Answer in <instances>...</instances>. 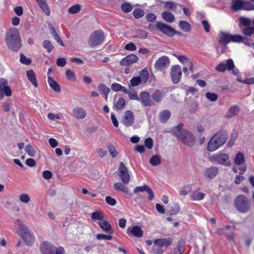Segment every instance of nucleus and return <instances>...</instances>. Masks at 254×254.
Returning <instances> with one entry per match:
<instances>
[{
	"mask_svg": "<svg viewBox=\"0 0 254 254\" xmlns=\"http://www.w3.org/2000/svg\"><path fill=\"white\" fill-rule=\"evenodd\" d=\"M72 115L78 120L84 119L87 115L86 111L81 107H75L72 110Z\"/></svg>",
	"mask_w": 254,
	"mask_h": 254,
	"instance_id": "nucleus-19",
	"label": "nucleus"
},
{
	"mask_svg": "<svg viewBox=\"0 0 254 254\" xmlns=\"http://www.w3.org/2000/svg\"><path fill=\"white\" fill-rule=\"evenodd\" d=\"M30 199L29 196L26 193H22L19 196V200L23 203H28Z\"/></svg>",
	"mask_w": 254,
	"mask_h": 254,
	"instance_id": "nucleus-59",
	"label": "nucleus"
},
{
	"mask_svg": "<svg viewBox=\"0 0 254 254\" xmlns=\"http://www.w3.org/2000/svg\"><path fill=\"white\" fill-rule=\"evenodd\" d=\"M5 41L9 49L12 51H18L22 46L20 34L16 29H11L6 33Z\"/></svg>",
	"mask_w": 254,
	"mask_h": 254,
	"instance_id": "nucleus-2",
	"label": "nucleus"
},
{
	"mask_svg": "<svg viewBox=\"0 0 254 254\" xmlns=\"http://www.w3.org/2000/svg\"><path fill=\"white\" fill-rule=\"evenodd\" d=\"M183 124L175 127L172 130L174 136L180 139L186 145L193 146L195 142V138L189 131L183 128Z\"/></svg>",
	"mask_w": 254,
	"mask_h": 254,
	"instance_id": "nucleus-1",
	"label": "nucleus"
},
{
	"mask_svg": "<svg viewBox=\"0 0 254 254\" xmlns=\"http://www.w3.org/2000/svg\"><path fill=\"white\" fill-rule=\"evenodd\" d=\"M234 67L233 61L230 59L226 61V64L220 63L218 64L216 67V70L220 72H224L226 70H231L234 69Z\"/></svg>",
	"mask_w": 254,
	"mask_h": 254,
	"instance_id": "nucleus-13",
	"label": "nucleus"
},
{
	"mask_svg": "<svg viewBox=\"0 0 254 254\" xmlns=\"http://www.w3.org/2000/svg\"><path fill=\"white\" fill-rule=\"evenodd\" d=\"M56 64L58 66H61V67H63L66 64V61L64 58H60L57 59Z\"/></svg>",
	"mask_w": 254,
	"mask_h": 254,
	"instance_id": "nucleus-63",
	"label": "nucleus"
},
{
	"mask_svg": "<svg viewBox=\"0 0 254 254\" xmlns=\"http://www.w3.org/2000/svg\"><path fill=\"white\" fill-rule=\"evenodd\" d=\"M179 26L180 28L186 32H189L190 31V24L185 21H180L179 22Z\"/></svg>",
	"mask_w": 254,
	"mask_h": 254,
	"instance_id": "nucleus-36",
	"label": "nucleus"
},
{
	"mask_svg": "<svg viewBox=\"0 0 254 254\" xmlns=\"http://www.w3.org/2000/svg\"><path fill=\"white\" fill-rule=\"evenodd\" d=\"M172 243V239L168 238L167 239H160L154 240V245L151 250V253L153 254H162V247L163 246H168Z\"/></svg>",
	"mask_w": 254,
	"mask_h": 254,
	"instance_id": "nucleus-5",
	"label": "nucleus"
},
{
	"mask_svg": "<svg viewBox=\"0 0 254 254\" xmlns=\"http://www.w3.org/2000/svg\"><path fill=\"white\" fill-rule=\"evenodd\" d=\"M121 8L124 12L127 13L132 10V6L128 3H125L122 4Z\"/></svg>",
	"mask_w": 254,
	"mask_h": 254,
	"instance_id": "nucleus-53",
	"label": "nucleus"
},
{
	"mask_svg": "<svg viewBox=\"0 0 254 254\" xmlns=\"http://www.w3.org/2000/svg\"><path fill=\"white\" fill-rule=\"evenodd\" d=\"M218 169L216 167H211L205 169L204 176L210 179H213L218 174Z\"/></svg>",
	"mask_w": 254,
	"mask_h": 254,
	"instance_id": "nucleus-22",
	"label": "nucleus"
},
{
	"mask_svg": "<svg viewBox=\"0 0 254 254\" xmlns=\"http://www.w3.org/2000/svg\"><path fill=\"white\" fill-rule=\"evenodd\" d=\"M227 135L223 133H216L207 143V148L210 152H213L222 146L226 142Z\"/></svg>",
	"mask_w": 254,
	"mask_h": 254,
	"instance_id": "nucleus-3",
	"label": "nucleus"
},
{
	"mask_svg": "<svg viewBox=\"0 0 254 254\" xmlns=\"http://www.w3.org/2000/svg\"><path fill=\"white\" fill-rule=\"evenodd\" d=\"M156 28L164 34L169 36L173 37V32L174 29L171 26L161 21H157L155 24Z\"/></svg>",
	"mask_w": 254,
	"mask_h": 254,
	"instance_id": "nucleus-10",
	"label": "nucleus"
},
{
	"mask_svg": "<svg viewBox=\"0 0 254 254\" xmlns=\"http://www.w3.org/2000/svg\"><path fill=\"white\" fill-rule=\"evenodd\" d=\"M182 69L180 65H173L171 68L170 75L171 80L174 84H178L180 81L182 76Z\"/></svg>",
	"mask_w": 254,
	"mask_h": 254,
	"instance_id": "nucleus-8",
	"label": "nucleus"
},
{
	"mask_svg": "<svg viewBox=\"0 0 254 254\" xmlns=\"http://www.w3.org/2000/svg\"><path fill=\"white\" fill-rule=\"evenodd\" d=\"M119 176L124 184H127L129 182L130 176L128 174L127 167L123 162H120L119 168Z\"/></svg>",
	"mask_w": 254,
	"mask_h": 254,
	"instance_id": "nucleus-11",
	"label": "nucleus"
},
{
	"mask_svg": "<svg viewBox=\"0 0 254 254\" xmlns=\"http://www.w3.org/2000/svg\"><path fill=\"white\" fill-rule=\"evenodd\" d=\"M243 33L248 36H250L254 34V27H246L243 30Z\"/></svg>",
	"mask_w": 254,
	"mask_h": 254,
	"instance_id": "nucleus-49",
	"label": "nucleus"
},
{
	"mask_svg": "<svg viewBox=\"0 0 254 254\" xmlns=\"http://www.w3.org/2000/svg\"><path fill=\"white\" fill-rule=\"evenodd\" d=\"M206 97L211 101H215L217 99V95L215 93L208 92L206 94Z\"/></svg>",
	"mask_w": 254,
	"mask_h": 254,
	"instance_id": "nucleus-62",
	"label": "nucleus"
},
{
	"mask_svg": "<svg viewBox=\"0 0 254 254\" xmlns=\"http://www.w3.org/2000/svg\"><path fill=\"white\" fill-rule=\"evenodd\" d=\"M235 205L239 212L243 213L247 212L251 207L249 199L243 195H240L236 197Z\"/></svg>",
	"mask_w": 254,
	"mask_h": 254,
	"instance_id": "nucleus-4",
	"label": "nucleus"
},
{
	"mask_svg": "<svg viewBox=\"0 0 254 254\" xmlns=\"http://www.w3.org/2000/svg\"><path fill=\"white\" fill-rule=\"evenodd\" d=\"M0 92L8 97L11 95V90L7 85V80L4 78H0Z\"/></svg>",
	"mask_w": 254,
	"mask_h": 254,
	"instance_id": "nucleus-17",
	"label": "nucleus"
},
{
	"mask_svg": "<svg viewBox=\"0 0 254 254\" xmlns=\"http://www.w3.org/2000/svg\"><path fill=\"white\" fill-rule=\"evenodd\" d=\"M97 88L98 90L102 92L104 94L109 93L110 91V89L105 84H100L98 85Z\"/></svg>",
	"mask_w": 254,
	"mask_h": 254,
	"instance_id": "nucleus-46",
	"label": "nucleus"
},
{
	"mask_svg": "<svg viewBox=\"0 0 254 254\" xmlns=\"http://www.w3.org/2000/svg\"><path fill=\"white\" fill-rule=\"evenodd\" d=\"M127 233L129 236L131 234L137 238H140L143 235L142 230L138 226H134L131 228H128L127 230Z\"/></svg>",
	"mask_w": 254,
	"mask_h": 254,
	"instance_id": "nucleus-21",
	"label": "nucleus"
},
{
	"mask_svg": "<svg viewBox=\"0 0 254 254\" xmlns=\"http://www.w3.org/2000/svg\"><path fill=\"white\" fill-rule=\"evenodd\" d=\"M114 188L116 190H122L130 196L132 195L131 192H129L128 188L122 183L118 182L114 184Z\"/></svg>",
	"mask_w": 254,
	"mask_h": 254,
	"instance_id": "nucleus-27",
	"label": "nucleus"
},
{
	"mask_svg": "<svg viewBox=\"0 0 254 254\" xmlns=\"http://www.w3.org/2000/svg\"><path fill=\"white\" fill-rule=\"evenodd\" d=\"M141 104L145 107H149L152 105V102L150 98V94L146 91H143L140 94V98Z\"/></svg>",
	"mask_w": 254,
	"mask_h": 254,
	"instance_id": "nucleus-18",
	"label": "nucleus"
},
{
	"mask_svg": "<svg viewBox=\"0 0 254 254\" xmlns=\"http://www.w3.org/2000/svg\"><path fill=\"white\" fill-rule=\"evenodd\" d=\"M20 61L22 64L26 65H29L31 63V60L30 59L27 58L22 53H21L20 55Z\"/></svg>",
	"mask_w": 254,
	"mask_h": 254,
	"instance_id": "nucleus-56",
	"label": "nucleus"
},
{
	"mask_svg": "<svg viewBox=\"0 0 254 254\" xmlns=\"http://www.w3.org/2000/svg\"><path fill=\"white\" fill-rule=\"evenodd\" d=\"M245 37L238 34L231 35V42L235 43L244 42Z\"/></svg>",
	"mask_w": 254,
	"mask_h": 254,
	"instance_id": "nucleus-40",
	"label": "nucleus"
},
{
	"mask_svg": "<svg viewBox=\"0 0 254 254\" xmlns=\"http://www.w3.org/2000/svg\"><path fill=\"white\" fill-rule=\"evenodd\" d=\"M104 35L100 30L94 31L90 36L88 44L90 47L93 48L102 44L104 40Z\"/></svg>",
	"mask_w": 254,
	"mask_h": 254,
	"instance_id": "nucleus-7",
	"label": "nucleus"
},
{
	"mask_svg": "<svg viewBox=\"0 0 254 254\" xmlns=\"http://www.w3.org/2000/svg\"><path fill=\"white\" fill-rule=\"evenodd\" d=\"M134 121V117L133 113L130 110L126 111L121 120V123L126 127L131 126Z\"/></svg>",
	"mask_w": 254,
	"mask_h": 254,
	"instance_id": "nucleus-12",
	"label": "nucleus"
},
{
	"mask_svg": "<svg viewBox=\"0 0 254 254\" xmlns=\"http://www.w3.org/2000/svg\"><path fill=\"white\" fill-rule=\"evenodd\" d=\"M144 191L148 194V198L150 200H151L154 198V194L153 190L146 185H144L142 186L136 187L133 190V192L135 193Z\"/></svg>",
	"mask_w": 254,
	"mask_h": 254,
	"instance_id": "nucleus-14",
	"label": "nucleus"
},
{
	"mask_svg": "<svg viewBox=\"0 0 254 254\" xmlns=\"http://www.w3.org/2000/svg\"><path fill=\"white\" fill-rule=\"evenodd\" d=\"M234 161L236 165H242L245 161V158L244 154L242 152L238 153L236 154L234 159Z\"/></svg>",
	"mask_w": 254,
	"mask_h": 254,
	"instance_id": "nucleus-34",
	"label": "nucleus"
},
{
	"mask_svg": "<svg viewBox=\"0 0 254 254\" xmlns=\"http://www.w3.org/2000/svg\"><path fill=\"white\" fill-rule=\"evenodd\" d=\"M149 163L154 166L159 165L161 163L160 158L158 155H154L150 159Z\"/></svg>",
	"mask_w": 254,
	"mask_h": 254,
	"instance_id": "nucleus-38",
	"label": "nucleus"
},
{
	"mask_svg": "<svg viewBox=\"0 0 254 254\" xmlns=\"http://www.w3.org/2000/svg\"><path fill=\"white\" fill-rule=\"evenodd\" d=\"M156 16L154 13H149L146 14V19L149 22H155L156 20Z\"/></svg>",
	"mask_w": 254,
	"mask_h": 254,
	"instance_id": "nucleus-61",
	"label": "nucleus"
},
{
	"mask_svg": "<svg viewBox=\"0 0 254 254\" xmlns=\"http://www.w3.org/2000/svg\"><path fill=\"white\" fill-rule=\"evenodd\" d=\"M91 219L94 222L100 221L104 220V214L100 211H96L91 213Z\"/></svg>",
	"mask_w": 254,
	"mask_h": 254,
	"instance_id": "nucleus-31",
	"label": "nucleus"
},
{
	"mask_svg": "<svg viewBox=\"0 0 254 254\" xmlns=\"http://www.w3.org/2000/svg\"><path fill=\"white\" fill-rule=\"evenodd\" d=\"M232 9L235 11H238L243 9V0H232Z\"/></svg>",
	"mask_w": 254,
	"mask_h": 254,
	"instance_id": "nucleus-33",
	"label": "nucleus"
},
{
	"mask_svg": "<svg viewBox=\"0 0 254 254\" xmlns=\"http://www.w3.org/2000/svg\"><path fill=\"white\" fill-rule=\"evenodd\" d=\"M43 46L49 53L51 52L54 49V47L51 42L48 40H45L43 43Z\"/></svg>",
	"mask_w": 254,
	"mask_h": 254,
	"instance_id": "nucleus-54",
	"label": "nucleus"
},
{
	"mask_svg": "<svg viewBox=\"0 0 254 254\" xmlns=\"http://www.w3.org/2000/svg\"><path fill=\"white\" fill-rule=\"evenodd\" d=\"M231 34L226 32H221L219 35L218 42L225 46L231 42Z\"/></svg>",
	"mask_w": 254,
	"mask_h": 254,
	"instance_id": "nucleus-20",
	"label": "nucleus"
},
{
	"mask_svg": "<svg viewBox=\"0 0 254 254\" xmlns=\"http://www.w3.org/2000/svg\"><path fill=\"white\" fill-rule=\"evenodd\" d=\"M96 238L98 240H111L112 239V236L111 235H106L103 234H98L96 235Z\"/></svg>",
	"mask_w": 254,
	"mask_h": 254,
	"instance_id": "nucleus-57",
	"label": "nucleus"
},
{
	"mask_svg": "<svg viewBox=\"0 0 254 254\" xmlns=\"http://www.w3.org/2000/svg\"><path fill=\"white\" fill-rule=\"evenodd\" d=\"M132 14L136 19H139L144 15V11L142 9L136 8L133 10Z\"/></svg>",
	"mask_w": 254,
	"mask_h": 254,
	"instance_id": "nucleus-41",
	"label": "nucleus"
},
{
	"mask_svg": "<svg viewBox=\"0 0 254 254\" xmlns=\"http://www.w3.org/2000/svg\"><path fill=\"white\" fill-rule=\"evenodd\" d=\"M25 151L30 157H34L36 154V149L30 145H27L25 146Z\"/></svg>",
	"mask_w": 254,
	"mask_h": 254,
	"instance_id": "nucleus-37",
	"label": "nucleus"
},
{
	"mask_svg": "<svg viewBox=\"0 0 254 254\" xmlns=\"http://www.w3.org/2000/svg\"><path fill=\"white\" fill-rule=\"evenodd\" d=\"M22 238L27 246H31L34 242V238L32 234L25 231L22 235Z\"/></svg>",
	"mask_w": 254,
	"mask_h": 254,
	"instance_id": "nucleus-26",
	"label": "nucleus"
},
{
	"mask_svg": "<svg viewBox=\"0 0 254 254\" xmlns=\"http://www.w3.org/2000/svg\"><path fill=\"white\" fill-rule=\"evenodd\" d=\"M138 60V58L136 55L131 54L123 58L120 62V64L123 66H128L136 63Z\"/></svg>",
	"mask_w": 254,
	"mask_h": 254,
	"instance_id": "nucleus-16",
	"label": "nucleus"
},
{
	"mask_svg": "<svg viewBox=\"0 0 254 254\" xmlns=\"http://www.w3.org/2000/svg\"><path fill=\"white\" fill-rule=\"evenodd\" d=\"M145 146L149 149L152 148L153 146V141L151 138L148 137L144 141Z\"/></svg>",
	"mask_w": 254,
	"mask_h": 254,
	"instance_id": "nucleus-58",
	"label": "nucleus"
},
{
	"mask_svg": "<svg viewBox=\"0 0 254 254\" xmlns=\"http://www.w3.org/2000/svg\"><path fill=\"white\" fill-rule=\"evenodd\" d=\"M26 75L29 80L31 83L35 87L38 86V83L37 82L36 75L34 71L32 70H29L26 71Z\"/></svg>",
	"mask_w": 254,
	"mask_h": 254,
	"instance_id": "nucleus-32",
	"label": "nucleus"
},
{
	"mask_svg": "<svg viewBox=\"0 0 254 254\" xmlns=\"http://www.w3.org/2000/svg\"><path fill=\"white\" fill-rule=\"evenodd\" d=\"M185 243L184 241H180L178 244L177 251L180 254H183L185 252Z\"/></svg>",
	"mask_w": 254,
	"mask_h": 254,
	"instance_id": "nucleus-52",
	"label": "nucleus"
},
{
	"mask_svg": "<svg viewBox=\"0 0 254 254\" xmlns=\"http://www.w3.org/2000/svg\"><path fill=\"white\" fill-rule=\"evenodd\" d=\"M242 9L246 10H254V5L249 1L243 0V5Z\"/></svg>",
	"mask_w": 254,
	"mask_h": 254,
	"instance_id": "nucleus-44",
	"label": "nucleus"
},
{
	"mask_svg": "<svg viewBox=\"0 0 254 254\" xmlns=\"http://www.w3.org/2000/svg\"><path fill=\"white\" fill-rule=\"evenodd\" d=\"M174 56L177 58V59L182 63L186 64V65L190 62V60L186 56L184 55H179L177 54H174Z\"/></svg>",
	"mask_w": 254,
	"mask_h": 254,
	"instance_id": "nucleus-45",
	"label": "nucleus"
},
{
	"mask_svg": "<svg viewBox=\"0 0 254 254\" xmlns=\"http://www.w3.org/2000/svg\"><path fill=\"white\" fill-rule=\"evenodd\" d=\"M170 64L169 58L166 56H163L156 61L155 63V68L157 70H163L168 68Z\"/></svg>",
	"mask_w": 254,
	"mask_h": 254,
	"instance_id": "nucleus-9",
	"label": "nucleus"
},
{
	"mask_svg": "<svg viewBox=\"0 0 254 254\" xmlns=\"http://www.w3.org/2000/svg\"><path fill=\"white\" fill-rule=\"evenodd\" d=\"M125 100L122 97H120L116 102L115 107L117 109L121 110L125 106Z\"/></svg>",
	"mask_w": 254,
	"mask_h": 254,
	"instance_id": "nucleus-43",
	"label": "nucleus"
},
{
	"mask_svg": "<svg viewBox=\"0 0 254 254\" xmlns=\"http://www.w3.org/2000/svg\"><path fill=\"white\" fill-rule=\"evenodd\" d=\"M171 113L169 110H165L160 113L159 117L161 122H166L170 117Z\"/></svg>",
	"mask_w": 254,
	"mask_h": 254,
	"instance_id": "nucleus-35",
	"label": "nucleus"
},
{
	"mask_svg": "<svg viewBox=\"0 0 254 254\" xmlns=\"http://www.w3.org/2000/svg\"><path fill=\"white\" fill-rule=\"evenodd\" d=\"M81 9V7L79 4H75L70 7L68 9V12L71 14H75L78 13Z\"/></svg>",
	"mask_w": 254,
	"mask_h": 254,
	"instance_id": "nucleus-48",
	"label": "nucleus"
},
{
	"mask_svg": "<svg viewBox=\"0 0 254 254\" xmlns=\"http://www.w3.org/2000/svg\"><path fill=\"white\" fill-rule=\"evenodd\" d=\"M36 1L43 12L49 16L50 14V10L46 0H36Z\"/></svg>",
	"mask_w": 254,
	"mask_h": 254,
	"instance_id": "nucleus-30",
	"label": "nucleus"
},
{
	"mask_svg": "<svg viewBox=\"0 0 254 254\" xmlns=\"http://www.w3.org/2000/svg\"><path fill=\"white\" fill-rule=\"evenodd\" d=\"M98 224L100 227L105 232H108L109 233L112 234L114 233V231L112 229L111 224L107 221L103 220L98 222Z\"/></svg>",
	"mask_w": 254,
	"mask_h": 254,
	"instance_id": "nucleus-23",
	"label": "nucleus"
},
{
	"mask_svg": "<svg viewBox=\"0 0 254 254\" xmlns=\"http://www.w3.org/2000/svg\"><path fill=\"white\" fill-rule=\"evenodd\" d=\"M141 78L140 77H133L130 80V84L132 86H136L138 85L141 82Z\"/></svg>",
	"mask_w": 254,
	"mask_h": 254,
	"instance_id": "nucleus-47",
	"label": "nucleus"
},
{
	"mask_svg": "<svg viewBox=\"0 0 254 254\" xmlns=\"http://www.w3.org/2000/svg\"><path fill=\"white\" fill-rule=\"evenodd\" d=\"M48 82L51 88L55 92H59L61 91V87L60 85L51 77L48 76Z\"/></svg>",
	"mask_w": 254,
	"mask_h": 254,
	"instance_id": "nucleus-28",
	"label": "nucleus"
},
{
	"mask_svg": "<svg viewBox=\"0 0 254 254\" xmlns=\"http://www.w3.org/2000/svg\"><path fill=\"white\" fill-rule=\"evenodd\" d=\"M108 148L112 157L115 158L118 156V152L114 146L112 145H108Z\"/></svg>",
	"mask_w": 254,
	"mask_h": 254,
	"instance_id": "nucleus-55",
	"label": "nucleus"
},
{
	"mask_svg": "<svg viewBox=\"0 0 254 254\" xmlns=\"http://www.w3.org/2000/svg\"><path fill=\"white\" fill-rule=\"evenodd\" d=\"M164 6L166 9L175 10L177 8V4L174 2L167 1L165 3Z\"/></svg>",
	"mask_w": 254,
	"mask_h": 254,
	"instance_id": "nucleus-51",
	"label": "nucleus"
},
{
	"mask_svg": "<svg viewBox=\"0 0 254 254\" xmlns=\"http://www.w3.org/2000/svg\"><path fill=\"white\" fill-rule=\"evenodd\" d=\"M54 254H65V252L63 247H58L55 248Z\"/></svg>",
	"mask_w": 254,
	"mask_h": 254,
	"instance_id": "nucleus-64",
	"label": "nucleus"
},
{
	"mask_svg": "<svg viewBox=\"0 0 254 254\" xmlns=\"http://www.w3.org/2000/svg\"><path fill=\"white\" fill-rule=\"evenodd\" d=\"M161 16L162 18L168 23H172L175 20L174 15L169 11H163Z\"/></svg>",
	"mask_w": 254,
	"mask_h": 254,
	"instance_id": "nucleus-25",
	"label": "nucleus"
},
{
	"mask_svg": "<svg viewBox=\"0 0 254 254\" xmlns=\"http://www.w3.org/2000/svg\"><path fill=\"white\" fill-rule=\"evenodd\" d=\"M65 75L68 79L72 80H75V75L71 70L67 69L65 72Z\"/></svg>",
	"mask_w": 254,
	"mask_h": 254,
	"instance_id": "nucleus-60",
	"label": "nucleus"
},
{
	"mask_svg": "<svg viewBox=\"0 0 254 254\" xmlns=\"http://www.w3.org/2000/svg\"><path fill=\"white\" fill-rule=\"evenodd\" d=\"M164 93L163 92L159 90H156L152 94L151 97L152 99L157 102L159 103L162 101L164 97Z\"/></svg>",
	"mask_w": 254,
	"mask_h": 254,
	"instance_id": "nucleus-29",
	"label": "nucleus"
},
{
	"mask_svg": "<svg viewBox=\"0 0 254 254\" xmlns=\"http://www.w3.org/2000/svg\"><path fill=\"white\" fill-rule=\"evenodd\" d=\"M140 76L141 78V81L144 83L146 82L149 77L148 72L147 69L145 68L141 70L139 72Z\"/></svg>",
	"mask_w": 254,
	"mask_h": 254,
	"instance_id": "nucleus-42",
	"label": "nucleus"
},
{
	"mask_svg": "<svg viewBox=\"0 0 254 254\" xmlns=\"http://www.w3.org/2000/svg\"><path fill=\"white\" fill-rule=\"evenodd\" d=\"M240 22L241 25L246 27H249L251 24V20L248 18L241 17L240 18Z\"/></svg>",
	"mask_w": 254,
	"mask_h": 254,
	"instance_id": "nucleus-50",
	"label": "nucleus"
},
{
	"mask_svg": "<svg viewBox=\"0 0 254 254\" xmlns=\"http://www.w3.org/2000/svg\"><path fill=\"white\" fill-rule=\"evenodd\" d=\"M229 155L228 154L219 153L213 154L208 157V160L212 163H216L220 165L229 166Z\"/></svg>",
	"mask_w": 254,
	"mask_h": 254,
	"instance_id": "nucleus-6",
	"label": "nucleus"
},
{
	"mask_svg": "<svg viewBox=\"0 0 254 254\" xmlns=\"http://www.w3.org/2000/svg\"><path fill=\"white\" fill-rule=\"evenodd\" d=\"M240 111V108L237 105H234L231 107L226 114H225V118L229 119L235 116Z\"/></svg>",
	"mask_w": 254,
	"mask_h": 254,
	"instance_id": "nucleus-24",
	"label": "nucleus"
},
{
	"mask_svg": "<svg viewBox=\"0 0 254 254\" xmlns=\"http://www.w3.org/2000/svg\"><path fill=\"white\" fill-rule=\"evenodd\" d=\"M55 246L52 243L45 242L41 244L40 250L42 254H54Z\"/></svg>",
	"mask_w": 254,
	"mask_h": 254,
	"instance_id": "nucleus-15",
	"label": "nucleus"
},
{
	"mask_svg": "<svg viewBox=\"0 0 254 254\" xmlns=\"http://www.w3.org/2000/svg\"><path fill=\"white\" fill-rule=\"evenodd\" d=\"M204 197V193L197 191L193 192L191 194V197L193 200H201Z\"/></svg>",
	"mask_w": 254,
	"mask_h": 254,
	"instance_id": "nucleus-39",
	"label": "nucleus"
}]
</instances>
